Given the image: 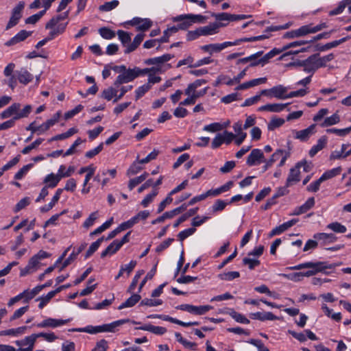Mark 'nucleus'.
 Returning a JSON list of instances; mask_svg holds the SVG:
<instances>
[{"instance_id":"nucleus-32","label":"nucleus","mask_w":351,"mask_h":351,"mask_svg":"<svg viewBox=\"0 0 351 351\" xmlns=\"http://www.w3.org/2000/svg\"><path fill=\"white\" fill-rule=\"evenodd\" d=\"M141 297L139 294L134 293L128 300L123 302L119 307V310L125 308H130L134 306L141 300Z\"/></svg>"},{"instance_id":"nucleus-50","label":"nucleus","mask_w":351,"mask_h":351,"mask_svg":"<svg viewBox=\"0 0 351 351\" xmlns=\"http://www.w3.org/2000/svg\"><path fill=\"white\" fill-rule=\"evenodd\" d=\"M228 204L224 200L217 199L211 207L213 214L222 211Z\"/></svg>"},{"instance_id":"nucleus-39","label":"nucleus","mask_w":351,"mask_h":351,"mask_svg":"<svg viewBox=\"0 0 351 351\" xmlns=\"http://www.w3.org/2000/svg\"><path fill=\"white\" fill-rule=\"evenodd\" d=\"M190 155L187 153H184L181 154L178 158H177V167L180 165H181L182 163H184L186 161H188L184 165V168L188 170L193 165V160H190Z\"/></svg>"},{"instance_id":"nucleus-13","label":"nucleus","mask_w":351,"mask_h":351,"mask_svg":"<svg viewBox=\"0 0 351 351\" xmlns=\"http://www.w3.org/2000/svg\"><path fill=\"white\" fill-rule=\"evenodd\" d=\"M264 154L262 150L259 149H254L247 157V164L249 166H254L264 162Z\"/></svg>"},{"instance_id":"nucleus-48","label":"nucleus","mask_w":351,"mask_h":351,"mask_svg":"<svg viewBox=\"0 0 351 351\" xmlns=\"http://www.w3.org/2000/svg\"><path fill=\"white\" fill-rule=\"evenodd\" d=\"M144 273H145L144 270H138L136 273L135 276H134V278L132 279V281L130 285L129 286V287H128V289L127 290V291L128 293H132L134 292V289H135V288H136V285L138 284V282L140 278L141 277L142 275L144 274Z\"/></svg>"},{"instance_id":"nucleus-18","label":"nucleus","mask_w":351,"mask_h":351,"mask_svg":"<svg viewBox=\"0 0 351 351\" xmlns=\"http://www.w3.org/2000/svg\"><path fill=\"white\" fill-rule=\"evenodd\" d=\"M15 75L20 83L26 85L33 80L34 76L26 69L21 68L15 72Z\"/></svg>"},{"instance_id":"nucleus-28","label":"nucleus","mask_w":351,"mask_h":351,"mask_svg":"<svg viewBox=\"0 0 351 351\" xmlns=\"http://www.w3.org/2000/svg\"><path fill=\"white\" fill-rule=\"evenodd\" d=\"M315 239L322 241L324 243H334L337 240V237L332 233H316L313 235Z\"/></svg>"},{"instance_id":"nucleus-20","label":"nucleus","mask_w":351,"mask_h":351,"mask_svg":"<svg viewBox=\"0 0 351 351\" xmlns=\"http://www.w3.org/2000/svg\"><path fill=\"white\" fill-rule=\"evenodd\" d=\"M86 245L87 244L86 243H82L76 251L73 250V252L69 256V257L62 262L60 270H63L65 267L69 266L74 260H75L78 254H80L86 248Z\"/></svg>"},{"instance_id":"nucleus-43","label":"nucleus","mask_w":351,"mask_h":351,"mask_svg":"<svg viewBox=\"0 0 351 351\" xmlns=\"http://www.w3.org/2000/svg\"><path fill=\"white\" fill-rule=\"evenodd\" d=\"M117 239L113 241L101 254V257L104 258L108 255L115 254L119 250H117Z\"/></svg>"},{"instance_id":"nucleus-30","label":"nucleus","mask_w":351,"mask_h":351,"mask_svg":"<svg viewBox=\"0 0 351 351\" xmlns=\"http://www.w3.org/2000/svg\"><path fill=\"white\" fill-rule=\"evenodd\" d=\"M145 37L144 34H137L133 42L129 45H127V47L125 50V53H130L132 51H134L141 43V42L143 40Z\"/></svg>"},{"instance_id":"nucleus-7","label":"nucleus","mask_w":351,"mask_h":351,"mask_svg":"<svg viewBox=\"0 0 351 351\" xmlns=\"http://www.w3.org/2000/svg\"><path fill=\"white\" fill-rule=\"evenodd\" d=\"M232 45L231 42L227 41L223 43H214L202 45L200 47V49L205 53L213 55L215 53H219L225 48L232 46Z\"/></svg>"},{"instance_id":"nucleus-4","label":"nucleus","mask_w":351,"mask_h":351,"mask_svg":"<svg viewBox=\"0 0 351 351\" xmlns=\"http://www.w3.org/2000/svg\"><path fill=\"white\" fill-rule=\"evenodd\" d=\"M206 17L201 14H182L177 16V29H186L192 24L202 23Z\"/></svg>"},{"instance_id":"nucleus-52","label":"nucleus","mask_w":351,"mask_h":351,"mask_svg":"<svg viewBox=\"0 0 351 351\" xmlns=\"http://www.w3.org/2000/svg\"><path fill=\"white\" fill-rule=\"evenodd\" d=\"M151 84H145L141 86H139L136 90H135V97L136 100H138L141 97H142L150 88H151Z\"/></svg>"},{"instance_id":"nucleus-42","label":"nucleus","mask_w":351,"mask_h":351,"mask_svg":"<svg viewBox=\"0 0 351 351\" xmlns=\"http://www.w3.org/2000/svg\"><path fill=\"white\" fill-rule=\"evenodd\" d=\"M340 121V117L337 113H335L330 117H326L322 123V127H328L338 123Z\"/></svg>"},{"instance_id":"nucleus-57","label":"nucleus","mask_w":351,"mask_h":351,"mask_svg":"<svg viewBox=\"0 0 351 351\" xmlns=\"http://www.w3.org/2000/svg\"><path fill=\"white\" fill-rule=\"evenodd\" d=\"M231 317L237 322L241 323V324H249L250 320L246 318L244 315H243L241 313H239L234 311H232L230 314Z\"/></svg>"},{"instance_id":"nucleus-19","label":"nucleus","mask_w":351,"mask_h":351,"mask_svg":"<svg viewBox=\"0 0 351 351\" xmlns=\"http://www.w3.org/2000/svg\"><path fill=\"white\" fill-rule=\"evenodd\" d=\"M226 24L213 23L208 25L199 27L201 36L213 35L218 32L221 26H225Z\"/></svg>"},{"instance_id":"nucleus-2","label":"nucleus","mask_w":351,"mask_h":351,"mask_svg":"<svg viewBox=\"0 0 351 351\" xmlns=\"http://www.w3.org/2000/svg\"><path fill=\"white\" fill-rule=\"evenodd\" d=\"M156 68H146L140 69L139 67L135 66L133 69H125V70L121 74H119L115 81L114 82V86L116 88H119L121 84H126L133 81L136 77L146 75L151 71H155Z\"/></svg>"},{"instance_id":"nucleus-23","label":"nucleus","mask_w":351,"mask_h":351,"mask_svg":"<svg viewBox=\"0 0 351 351\" xmlns=\"http://www.w3.org/2000/svg\"><path fill=\"white\" fill-rule=\"evenodd\" d=\"M300 170L298 168V166H297V165H295V167H293V168H291L290 169L289 176H288V177L287 178V181H286L287 186H290L292 184H293L294 183L299 182L300 180Z\"/></svg>"},{"instance_id":"nucleus-3","label":"nucleus","mask_w":351,"mask_h":351,"mask_svg":"<svg viewBox=\"0 0 351 351\" xmlns=\"http://www.w3.org/2000/svg\"><path fill=\"white\" fill-rule=\"evenodd\" d=\"M290 88V86H284L282 84H279L272 87L271 93H273L274 97L280 99L303 97L308 93L307 88H302L287 93L288 90Z\"/></svg>"},{"instance_id":"nucleus-59","label":"nucleus","mask_w":351,"mask_h":351,"mask_svg":"<svg viewBox=\"0 0 351 351\" xmlns=\"http://www.w3.org/2000/svg\"><path fill=\"white\" fill-rule=\"evenodd\" d=\"M98 217V213L97 212H93L92 213L89 217L85 220V221L83 223V227L85 228H89L90 226H92L96 219Z\"/></svg>"},{"instance_id":"nucleus-56","label":"nucleus","mask_w":351,"mask_h":351,"mask_svg":"<svg viewBox=\"0 0 351 351\" xmlns=\"http://www.w3.org/2000/svg\"><path fill=\"white\" fill-rule=\"evenodd\" d=\"M29 204L30 198L29 197H23L16 204L14 208V213H18L19 211L28 206Z\"/></svg>"},{"instance_id":"nucleus-37","label":"nucleus","mask_w":351,"mask_h":351,"mask_svg":"<svg viewBox=\"0 0 351 351\" xmlns=\"http://www.w3.org/2000/svg\"><path fill=\"white\" fill-rule=\"evenodd\" d=\"M326 144V139L324 137L319 138L317 141V144L313 145L310 149L308 153L309 156L311 157H313L314 156H315L318 152H319L324 147Z\"/></svg>"},{"instance_id":"nucleus-5","label":"nucleus","mask_w":351,"mask_h":351,"mask_svg":"<svg viewBox=\"0 0 351 351\" xmlns=\"http://www.w3.org/2000/svg\"><path fill=\"white\" fill-rule=\"evenodd\" d=\"M290 156V152L289 150L285 149H277L271 157L267 160H264L265 163L263 166V171H267L269 168H270L275 162L280 160V162L278 164V167H282L285 165L286 160Z\"/></svg>"},{"instance_id":"nucleus-64","label":"nucleus","mask_w":351,"mask_h":351,"mask_svg":"<svg viewBox=\"0 0 351 351\" xmlns=\"http://www.w3.org/2000/svg\"><path fill=\"white\" fill-rule=\"evenodd\" d=\"M247 343L257 348L258 351H269V349L259 339H251Z\"/></svg>"},{"instance_id":"nucleus-40","label":"nucleus","mask_w":351,"mask_h":351,"mask_svg":"<svg viewBox=\"0 0 351 351\" xmlns=\"http://www.w3.org/2000/svg\"><path fill=\"white\" fill-rule=\"evenodd\" d=\"M240 276L239 271H228L219 274L218 278L220 280L226 281H231L235 278H238Z\"/></svg>"},{"instance_id":"nucleus-53","label":"nucleus","mask_w":351,"mask_h":351,"mask_svg":"<svg viewBox=\"0 0 351 351\" xmlns=\"http://www.w3.org/2000/svg\"><path fill=\"white\" fill-rule=\"evenodd\" d=\"M350 132L351 126L343 129L330 128L326 130L327 133H334L339 136H344Z\"/></svg>"},{"instance_id":"nucleus-11","label":"nucleus","mask_w":351,"mask_h":351,"mask_svg":"<svg viewBox=\"0 0 351 351\" xmlns=\"http://www.w3.org/2000/svg\"><path fill=\"white\" fill-rule=\"evenodd\" d=\"M314 265H317L316 267H307L306 269H311L305 272H302V278L310 277L315 275L317 272L323 271L326 269H332L335 267L332 265H328L325 262H313Z\"/></svg>"},{"instance_id":"nucleus-24","label":"nucleus","mask_w":351,"mask_h":351,"mask_svg":"<svg viewBox=\"0 0 351 351\" xmlns=\"http://www.w3.org/2000/svg\"><path fill=\"white\" fill-rule=\"evenodd\" d=\"M32 34V32L26 30H21L17 34L12 37L10 40L5 43V45L12 46L18 43L25 40L27 37Z\"/></svg>"},{"instance_id":"nucleus-27","label":"nucleus","mask_w":351,"mask_h":351,"mask_svg":"<svg viewBox=\"0 0 351 351\" xmlns=\"http://www.w3.org/2000/svg\"><path fill=\"white\" fill-rule=\"evenodd\" d=\"M63 192L62 189H58L55 195L51 199V202L43 206H42L40 210L42 213H47L52 208L55 206V204L58 202L60 199V195Z\"/></svg>"},{"instance_id":"nucleus-47","label":"nucleus","mask_w":351,"mask_h":351,"mask_svg":"<svg viewBox=\"0 0 351 351\" xmlns=\"http://www.w3.org/2000/svg\"><path fill=\"white\" fill-rule=\"evenodd\" d=\"M103 240H104V237L98 239L96 241L93 242L90 245L88 250L86 252V254H85L86 258L90 257L95 252H96L97 250V249L99 247Z\"/></svg>"},{"instance_id":"nucleus-58","label":"nucleus","mask_w":351,"mask_h":351,"mask_svg":"<svg viewBox=\"0 0 351 351\" xmlns=\"http://www.w3.org/2000/svg\"><path fill=\"white\" fill-rule=\"evenodd\" d=\"M43 141V138H39L34 141L31 145L24 147L21 151L23 154H27L30 152L31 150L35 149L38 145H40Z\"/></svg>"},{"instance_id":"nucleus-1","label":"nucleus","mask_w":351,"mask_h":351,"mask_svg":"<svg viewBox=\"0 0 351 351\" xmlns=\"http://www.w3.org/2000/svg\"><path fill=\"white\" fill-rule=\"evenodd\" d=\"M156 68H146L140 69L139 67L135 66L133 69H125V70L121 74H119L115 81L114 82V86L116 88H119L121 84H126L133 81L136 77L146 75L151 71H155Z\"/></svg>"},{"instance_id":"nucleus-61","label":"nucleus","mask_w":351,"mask_h":351,"mask_svg":"<svg viewBox=\"0 0 351 351\" xmlns=\"http://www.w3.org/2000/svg\"><path fill=\"white\" fill-rule=\"evenodd\" d=\"M141 164L138 162H134L132 165L127 171V175L128 176L135 175L142 170L143 167L140 165Z\"/></svg>"},{"instance_id":"nucleus-34","label":"nucleus","mask_w":351,"mask_h":351,"mask_svg":"<svg viewBox=\"0 0 351 351\" xmlns=\"http://www.w3.org/2000/svg\"><path fill=\"white\" fill-rule=\"evenodd\" d=\"M95 171V167L93 165H89L87 167H82L79 170V173L82 174L85 172H87V174L85 176V179L83 183V186H86L88 182H89L90 179L92 178V176L94 175Z\"/></svg>"},{"instance_id":"nucleus-49","label":"nucleus","mask_w":351,"mask_h":351,"mask_svg":"<svg viewBox=\"0 0 351 351\" xmlns=\"http://www.w3.org/2000/svg\"><path fill=\"white\" fill-rule=\"evenodd\" d=\"M117 34L123 46H125L127 44L129 45L131 41V35L130 33L119 29L117 31Z\"/></svg>"},{"instance_id":"nucleus-46","label":"nucleus","mask_w":351,"mask_h":351,"mask_svg":"<svg viewBox=\"0 0 351 351\" xmlns=\"http://www.w3.org/2000/svg\"><path fill=\"white\" fill-rule=\"evenodd\" d=\"M341 168L340 167L333 168L332 169H330L328 171H326L322 175V179L325 181L328 179H330L337 175H339L341 173Z\"/></svg>"},{"instance_id":"nucleus-15","label":"nucleus","mask_w":351,"mask_h":351,"mask_svg":"<svg viewBox=\"0 0 351 351\" xmlns=\"http://www.w3.org/2000/svg\"><path fill=\"white\" fill-rule=\"evenodd\" d=\"M297 65L303 67V70L306 73H313L317 70L314 56L312 55L304 60L298 61Z\"/></svg>"},{"instance_id":"nucleus-62","label":"nucleus","mask_w":351,"mask_h":351,"mask_svg":"<svg viewBox=\"0 0 351 351\" xmlns=\"http://www.w3.org/2000/svg\"><path fill=\"white\" fill-rule=\"evenodd\" d=\"M296 32L300 36H305L308 34H313L312 25H306L300 27L296 29Z\"/></svg>"},{"instance_id":"nucleus-63","label":"nucleus","mask_w":351,"mask_h":351,"mask_svg":"<svg viewBox=\"0 0 351 351\" xmlns=\"http://www.w3.org/2000/svg\"><path fill=\"white\" fill-rule=\"evenodd\" d=\"M32 167V164H28L27 165L23 166L15 173L14 179L21 180L24 177V176L28 172V171L31 169Z\"/></svg>"},{"instance_id":"nucleus-22","label":"nucleus","mask_w":351,"mask_h":351,"mask_svg":"<svg viewBox=\"0 0 351 351\" xmlns=\"http://www.w3.org/2000/svg\"><path fill=\"white\" fill-rule=\"evenodd\" d=\"M315 203V198L309 197L302 205L294 209L293 215H300L306 213L308 210H309L314 206Z\"/></svg>"},{"instance_id":"nucleus-31","label":"nucleus","mask_w":351,"mask_h":351,"mask_svg":"<svg viewBox=\"0 0 351 351\" xmlns=\"http://www.w3.org/2000/svg\"><path fill=\"white\" fill-rule=\"evenodd\" d=\"M24 111H25V112H23L24 113L18 114L17 116H14L10 120H8V121L1 123L0 124V130H4L11 128L14 127V125H15V121L16 120L26 117L27 110H25Z\"/></svg>"},{"instance_id":"nucleus-17","label":"nucleus","mask_w":351,"mask_h":351,"mask_svg":"<svg viewBox=\"0 0 351 351\" xmlns=\"http://www.w3.org/2000/svg\"><path fill=\"white\" fill-rule=\"evenodd\" d=\"M70 321V319H56L53 318H47L43 320L42 322L37 324L38 328H56L60 326H62Z\"/></svg>"},{"instance_id":"nucleus-21","label":"nucleus","mask_w":351,"mask_h":351,"mask_svg":"<svg viewBox=\"0 0 351 351\" xmlns=\"http://www.w3.org/2000/svg\"><path fill=\"white\" fill-rule=\"evenodd\" d=\"M289 104H267L258 108V111L280 112L285 109Z\"/></svg>"},{"instance_id":"nucleus-26","label":"nucleus","mask_w":351,"mask_h":351,"mask_svg":"<svg viewBox=\"0 0 351 351\" xmlns=\"http://www.w3.org/2000/svg\"><path fill=\"white\" fill-rule=\"evenodd\" d=\"M250 317L252 319H257V320H260V321H262V322H264V321H266V320L273 321V320H276V319H278V317L276 315H274L271 312H265V313L256 312V313H252L250 315Z\"/></svg>"},{"instance_id":"nucleus-9","label":"nucleus","mask_w":351,"mask_h":351,"mask_svg":"<svg viewBox=\"0 0 351 351\" xmlns=\"http://www.w3.org/2000/svg\"><path fill=\"white\" fill-rule=\"evenodd\" d=\"M172 57L170 54H164L159 57L146 59L144 63L147 65H155L154 67L156 68V70L153 72L156 73L160 69L161 65L170 60Z\"/></svg>"},{"instance_id":"nucleus-54","label":"nucleus","mask_w":351,"mask_h":351,"mask_svg":"<svg viewBox=\"0 0 351 351\" xmlns=\"http://www.w3.org/2000/svg\"><path fill=\"white\" fill-rule=\"evenodd\" d=\"M243 263L244 265H247L250 269H254L260 265V261L257 258L245 257L243 259Z\"/></svg>"},{"instance_id":"nucleus-29","label":"nucleus","mask_w":351,"mask_h":351,"mask_svg":"<svg viewBox=\"0 0 351 351\" xmlns=\"http://www.w3.org/2000/svg\"><path fill=\"white\" fill-rule=\"evenodd\" d=\"M36 334H32L29 336L25 337L23 339L16 341L15 344L20 347L28 346L27 348H31V349H34V343L36 341Z\"/></svg>"},{"instance_id":"nucleus-55","label":"nucleus","mask_w":351,"mask_h":351,"mask_svg":"<svg viewBox=\"0 0 351 351\" xmlns=\"http://www.w3.org/2000/svg\"><path fill=\"white\" fill-rule=\"evenodd\" d=\"M113 219L111 218L110 219L106 221L105 223H104L101 226L96 228L93 232H92L90 235L93 236L96 234H99L104 231H105L106 229H108L111 224L112 223Z\"/></svg>"},{"instance_id":"nucleus-51","label":"nucleus","mask_w":351,"mask_h":351,"mask_svg":"<svg viewBox=\"0 0 351 351\" xmlns=\"http://www.w3.org/2000/svg\"><path fill=\"white\" fill-rule=\"evenodd\" d=\"M119 1L113 0L112 1L106 2L103 5H101L99 9L100 11L102 12H109L117 8L119 5Z\"/></svg>"},{"instance_id":"nucleus-41","label":"nucleus","mask_w":351,"mask_h":351,"mask_svg":"<svg viewBox=\"0 0 351 351\" xmlns=\"http://www.w3.org/2000/svg\"><path fill=\"white\" fill-rule=\"evenodd\" d=\"M206 82V80L203 79L195 80L193 83L189 85L185 91L186 94L190 95L191 93H195V89L202 85L205 84Z\"/></svg>"},{"instance_id":"nucleus-35","label":"nucleus","mask_w":351,"mask_h":351,"mask_svg":"<svg viewBox=\"0 0 351 351\" xmlns=\"http://www.w3.org/2000/svg\"><path fill=\"white\" fill-rule=\"evenodd\" d=\"M117 88L110 86L104 89L101 93V97L110 101L113 97L116 98L117 96L118 90Z\"/></svg>"},{"instance_id":"nucleus-16","label":"nucleus","mask_w":351,"mask_h":351,"mask_svg":"<svg viewBox=\"0 0 351 351\" xmlns=\"http://www.w3.org/2000/svg\"><path fill=\"white\" fill-rule=\"evenodd\" d=\"M351 155V146L350 144H342L340 150H335L330 154V159L345 158Z\"/></svg>"},{"instance_id":"nucleus-45","label":"nucleus","mask_w":351,"mask_h":351,"mask_svg":"<svg viewBox=\"0 0 351 351\" xmlns=\"http://www.w3.org/2000/svg\"><path fill=\"white\" fill-rule=\"evenodd\" d=\"M348 37H344L339 40H334L330 43H328L321 47L320 50L321 51H326L328 49H330L332 48L336 47L339 46V45L342 44L343 43L346 42L348 40Z\"/></svg>"},{"instance_id":"nucleus-14","label":"nucleus","mask_w":351,"mask_h":351,"mask_svg":"<svg viewBox=\"0 0 351 351\" xmlns=\"http://www.w3.org/2000/svg\"><path fill=\"white\" fill-rule=\"evenodd\" d=\"M130 319H119L115 322H113L110 324H106L101 326H97V331L98 332H114L115 331V328L121 325L129 322Z\"/></svg>"},{"instance_id":"nucleus-10","label":"nucleus","mask_w":351,"mask_h":351,"mask_svg":"<svg viewBox=\"0 0 351 351\" xmlns=\"http://www.w3.org/2000/svg\"><path fill=\"white\" fill-rule=\"evenodd\" d=\"M128 24L136 26L137 31H146L152 25V21L149 19L134 17L128 22Z\"/></svg>"},{"instance_id":"nucleus-25","label":"nucleus","mask_w":351,"mask_h":351,"mask_svg":"<svg viewBox=\"0 0 351 351\" xmlns=\"http://www.w3.org/2000/svg\"><path fill=\"white\" fill-rule=\"evenodd\" d=\"M137 330H141L145 331L151 332L155 335H162L165 334L167 331L166 328L162 326H156L152 325L150 324H145L140 327L136 328Z\"/></svg>"},{"instance_id":"nucleus-38","label":"nucleus","mask_w":351,"mask_h":351,"mask_svg":"<svg viewBox=\"0 0 351 351\" xmlns=\"http://www.w3.org/2000/svg\"><path fill=\"white\" fill-rule=\"evenodd\" d=\"M326 229L330 230L335 233H345L346 227L338 221L332 222L326 226Z\"/></svg>"},{"instance_id":"nucleus-6","label":"nucleus","mask_w":351,"mask_h":351,"mask_svg":"<svg viewBox=\"0 0 351 351\" xmlns=\"http://www.w3.org/2000/svg\"><path fill=\"white\" fill-rule=\"evenodd\" d=\"M21 104L19 103H14L11 106H10L8 108L3 110L0 117L2 119H8L12 116H17L18 114H21L24 113V110H27L26 117L29 116L30 112H32V108L31 105H26L21 110H20Z\"/></svg>"},{"instance_id":"nucleus-12","label":"nucleus","mask_w":351,"mask_h":351,"mask_svg":"<svg viewBox=\"0 0 351 351\" xmlns=\"http://www.w3.org/2000/svg\"><path fill=\"white\" fill-rule=\"evenodd\" d=\"M315 124H312L307 128L302 130H293L294 138L300 141H306L313 134L315 133Z\"/></svg>"},{"instance_id":"nucleus-36","label":"nucleus","mask_w":351,"mask_h":351,"mask_svg":"<svg viewBox=\"0 0 351 351\" xmlns=\"http://www.w3.org/2000/svg\"><path fill=\"white\" fill-rule=\"evenodd\" d=\"M69 12L66 11L62 14H60L55 17H53L47 24L45 27L47 29H52L60 21L64 20L68 18Z\"/></svg>"},{"instance_id":"nucleus-8","label":"nucleus","mask_w":351,"mask_h":351,"mask_svg":"<svg viewBox=\"0 0 351 351\" xmlns=\"http://www.w3.org/2000/svg\"><path fill=\"white\" fill-rule=\"evenodd\" d=\"M24 6L25 3L23 2H19V4L14 8L12 16L10 17V21H8L6 26L7 29L12 28L18 23L19 19L22 16L21 12L24 8Z\"/></svg>"},{"instance_id":"nucleus-60","label":"nucleus","mask_w":351,"mask_h":351,"mask_svg":"<svg viewBox=\"0 0 351 351\" xmlns=\"http://www.w3.org/2000/svg\"><path fill=\"white\" fill-rule=\"evenodd\" d=\"M195 231L196 229L194 227L189 228L181 231L178 235L179 240L183 241L185 239L193 234Z\"/></svg>"},{"instance_id":"nucleus-33","label":"nucleus","mask_w":351,"mask_h":351,"mask_svg":"<svg viewBox=\"0 0 351 351\" xmlns=\"http://www.w3.org/2000/svg\"><path fill=\"white\" fill-rule=\"evenodd\" d=\"M61 179L60 175H56L51 173L45 177L44 182L47 184V188H54L58 185Z\"/></svg>"},{"instance_id":"nucleus-44","label":"nucleus","mask_w":351,"mask_h":351,"mask_svg":"<svg viewBox=\"0 0 351 351\" xmlns=\"http://www.w3.org/2000/svg\"><path fill=\"white\" fill-rule=\"evenodd\" d=\"M100 36L106 40H110L115 37L116 33L108 27H101L99 29Z\"/></svg>"}]
</instances>
